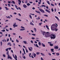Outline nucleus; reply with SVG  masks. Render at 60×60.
<instances>
[{
    "instance_id": "nucleus-35",
    "label": "nucleus",
    "mask_w": 60,
    "mask_h": 60,
    "mask_svg": "<svg viewBox=\"0 0 60 60\" xmlns=\"http://www.w3.org/2000/svg\"><path fill=\"white\" fill-rule=\"evenodd\" d=\"M51 6H54V5L52 4V3H51Z\"/></svg>"
},
{
    "instance_id": "nucleus-18",
    "label": "nucleus",
    "mask_w": 60,
    "mask_h": 60,
    "mask_svg": "<svg viewBox=\"0 0 60 60\" xmlns=\"http://www.w3.org/2000/svg\"><path fill=\"white\" fill-rule=\"evenodd\" d=\"M49 45L50 46H53V44L51 43Z\"/></svg>"
},
{
    "instance_id": "nucleus-63",
    "label": "nucleus",
    "mask_w": 60,
    "mask_h": 60,
    "mask_svg": "<svg viewBox=\"0 0 60 60\" xmlns=\"http://www.w3.org/2000/svg\"><path fill=\"white\" fill-rule=\"evenodd\" d=\"M19 16H21V15H20V14L19 13Z\"/></svg>"
},
{
    "instance_id": "nucleus-31",
    "label": "nucleus",
    "mask_w": 60,
    "mask_h": 60,
    "mask_svg": "<svg viewBox=\"0 0 60 60\" xmlns=\"http://www.w3.org/2000/svg\"><path fill=\"white\" fill-rule=\"evenodd\" d=\"M1 31H2V32H4L5 31V30L4 29L3 30H2Z\"/></svg>"
},
{
    "instance_id": "nucleus-34",
    "label": "nucleus",
    "mask_w": 60,
    "mask_h": 60,
    "mask_svg": "<svg viewBox=\"0 0 60 60\" xmlns=\"http://www.w3.org/2000/svg\"><path fill=\"white\" fill-rule=\"evenodd\" d=\"M15 55V57H14V58H17V56H16V55Z\"/></svg>"
},
{
    "instance_id": "nucleus-30",
    "label": "nucleus",
    "mask_w": 60,
    "mask_h": 60,
    "mask_svg": "<svg viewBox=\"0 0 60 60\" xmlns=\"http://www.w3.org/2000/svg\"><path fill=\"white\" fill-rule=\"evenodd\" d=\"M34 30L35 32H36V28H34Z\"/></svg>"
},
{
    "instance_id": "nucleus-20",
    "label": "nucleus",
    "mask_w": 60,
    "mask_h": 60,
    "mask_svg": "<svg viewBox=\"0 0 60 60\" xmlns=\"http://www.w3.org/2000/svg\"><path fill=\"white\" fill-rule=\"evenodd\" d=\"M41 54L43 56H45V54L43 53H41Z\"/></svg>"
},
{
    "instance_id": "nucleus-52",
    "label": "nucleus",
    "mask_w": 60,
    "mask_h": 60,
    "mask_svg": "<svg viewBox=\"0 0 60 60\" xmlns=\"http://www.w3.org/2000/svg\"><path fill=\"white\" fill-rule=\"evenodd\" d=\"M56 8H55L54 9V11L55 12H56Z\"/></svg>"
},
{
    "instance_id": "nucleus-43",
    "label": "nucleus",
    "mask_w": 60,
    "mask_h": 60,
    "mask_svg": "<svg viewBox=\"0 0 60 60\" xmlns=\"http://www.w3.org/2000/svg\"><path fill=\"white\" fill-rule=\"evenodd\" d=\"M6 17H7V18H8V19H11V18L9 16H8V17H7V16Z\"/></svg>"
},
{
    "instance_id": "nucleus-51",
    "label": "nucleus",
    "mask_w": 60,
    "mask_h": 60,
    "mask_svg": "<svg viewBox=\"0 0 60 60\" xmlns=\"http://www.w3.org/2000/svg\"><path fill=\"white\" fill-rule=\"evenodd\" d=\"M32 35L33 36H35V35H36L35 34H32Z\"/></svg>"
},
{
    "instance_id": "nucleus-8",
    "label": "nucleus",
    "mask_w": 60,
    "mask_h": 60,
    "mask_svg": "<svg viewBox=\"0 0 60 60\" xmlns=\"http://www.w3.org/2000/svg\"><path fill=\"white\" fill-rule=\"evenodd\" d=\"M29 51H33V48L32 47H30L29 49Z\"/></svg>"
},
{
    "instance_id": "nucleus-13",
    "label": "nucleus",
    "mask_w": 60,
    "mask_h": 60,
    "mask_svg": "<svg viewBox=\"0 0 60 60\" xmlns=\"http://www.w3.org/2000/svg\"><path fill=\"white\" fill-rule=\"evenodd\" d=\"M57 46V45L56 46L54 47V48L55 49H58V47Z\"/></svg>"
},
{
    "instance_id": "nucleus-53",
    "label": "nucleus",
    "mask_w": 60,
    "mask_h": 60,
    "mask_svg": "<svg viewBox=\"0 0 60 60\" xmlns=\"http://www.w3.org/2000/svg\"><path fill=\"white\" fill-rule=\"evenodd\" d=\"M0 44H1V45H0L1 46H2V42L1 41L0 42Z\"/></svg>"
},
{
    "instance_id": "nucleus-5",
    "label": "nucleus",
    "mask_w": 60,
    "mask_h": 60,
    "mask_svg": "<svg viewBox=\"0 0 60 60\" xmlns=\"http://www.w3.org/2000/svg\"><path fill=\"white\" fill-rule=\"evenodd\" d=\"M39 10L41 12H42V13H45V11H44L43 10L41 9H40Z\"/></svg>"
},
{
    "instance_id": "nucleus-36",
    "label": "nucleus",
    "mask_w": 60,
    "mask_h": 60,
    "mask_svg": "<svg viewBox=\"0 0 60 60\" xmlns=\"http://www.w3.org/2000/svg\"><path fill=\"white\" fill-rule=\"evenodd\" d=\"M29 17L31 19H32V16H31V15H29Z\"/></svg>"
},
{
    "instance_id": "nucleus-24",
    "label": "nucleus",
    "mask_w": 60,
    "mask_h": 60,
    "mask_svg": "<svg viewBox=\"0 0 60 60\" xmlns=\"http://www.w3.org/2000/svg\"><path fill=\"white\" fill-rule=\"evenodd\" d=\"M47 3L49 4V5H50V3H49V1H47Z\"/></svg>"
},
{
    "instance_id": "nucleus-64",
    "label": "nucleus",
    "mask_w": 60,
    "mask_h": 60,
    "mask_svg": "<svg viewBox=\"0 0 60 60\" xmlns=\"http://www.w3.org/2000/svg\"><path fill=\"white\" fill-rule=\"evenodd\" d=\"M41 60H43V58L42 57H41Z\"/></svg>"
},
{
    "instance_id": "nucleus-21",
    "label": "nucleus",
    "mask_w": 60,
    "mask_h": 60,
    "mask_svg": "<svg viewBox=\"0 0 60 60\" xmlns=\"http://www.w3.org/2000/svg\"><path fill=\"white\" fill-rule=\"evenodd\" d=\"M23 42H24V43L25 44H26V41H23Z\"/></svg>"
},
{
    "instance_id": "nucleus-25",
    "label": "nucleus",
    "mask_w": 60,
    "mask_h": 60,
    "mask_svg": "<svg viewBox=\"0 0 60 60\" xmlns=\"http://www.w3.org/2000/svg\"><path fill=\"white\" fill-rule=\"evenodd\" d=\"M41 7H46V6H45V5H41Z\"/></svg>"
},
{
    "instance_id": "nucleus-47",
    "label": "nucleus",
    "mask_w": 60,
    "mask_h": 60,
    "mask_svg": "<svg viewBox=\"0 0 60 60\" xmlns=\"http://www.w3.org/2000/svg\"><path fill=\"white\" fill-rule=\"evenodd\" d=\"M51 11L52 12H53V11H54V10L53 8H52Z\"/></svg>"
},
{
    "instance_id": "nucleus-19",
    "label": "nucleus",
    "mask_w": 60,
    "mask_h": 60,
    "mask_svg": "<svg viewBox=\"0 0 60 60\" xmlns=\"http://www.w3.org/2000/svg\"><path fill=\"white\" fill-rule=\"evenodd\" d=\"M55 18L56 19L58 20H59V19H58V17L57 16H55Z\"/></svg>"
},
{
    "instance_id": "nucleus-58",
    "label": "nucleus",
    "mask_w": 60,
    "mask_h": 60,
    "mask_svg": "<svg viewBox=\"0 0 60 60\" xmlns=\"http://www.w3.org/2000/svg\"><path fill=\"white\" fill-rule=\"evenodd\" d=\"M3 56H4V57H6V56H5V54H4L3 55Z\"/></svg>"
},
{
    "instance_id": "nucleus-4",
    "label": "nucleus",
    "mask_w": 60,
    "mask_h": 60,
    "mask_svg": "<svg viewBox=\"0 0 60 60\" xmlns=\"http://www.w3.org/2000/svg\"><path fill=\"white\" fill-rule=\"evenodd\" d=\"M56 25L55 24H54L51 26V27H55L56 28V26H57V24L56 23Z\"/></svg>"
},
{
    "instance_id": "nucleus-56",
    "label": "nucleus",
    "mask_w": 60,
    "mask_h": 60,
    "mask_svg": "<svg viewBox=\"0 0 60 60\" xmlns=\"http://www.w3.org/2000/svg\"><path fill=\"white\" fill-rule=\"evenodd\" d=\"M21 28H23V29L25 28V27H24L22 26H21Z\"/></svg>"
},
{
    "instance_id": "nucleus-61",
    "label": "nucleus",
    "mask_w": 60,
    "mask_h": 60,
    "mask_svg": "<svg viewBox=\"0 0 60 60\" xmlns=\"http://www.w3.org/2000/svg\"><path fill=\"white\" fill-rule=\"evenodd\" d=\"M23 58L24 59H26V57H25V56H23Z\"/></svg>"
},
{
    "instance_id": "nucleus-62",
    "label": "nucleus",
    "mask_w": 60,
    "mask_h": 60,
    "mask_svg": "<svg viewBox=\"0 0 60 60\" xmlns=\"http://www.w3.org/2000/svg\"><path fill=\"white\" fill-rule=\"evenodd\" d=\"M30 14V15H34V14Z\"/></svg>"
},
{
    "instance_id": "nucleus-17",
    "label": "nucleus",
    "mask_w": 60,
    "mask_h": 60,
    "mask_svg": "<svg viewBox=\"0 0 60 60\" xmlns=\"http://www.w3.org/2000/svg\"><path fill=\"white\" fill-rule=\"evenodd\" d=\"M35 11L36 12H37V13H40V11H37L36 10Z\"/></svg>"
},
{
    "instance_id": "nucleus-15",
    "label": "nucleus",
    "mask_w": 60,
    "mask_h": 60,
    "mask_svg": "<svg viewBox=\"0 0 60 60\" xmlns=\"http://www.w3.org/2000/svg\"><path fill=\"white\" fill-rule=\"evenodd\" d=\"M34 46H36V47H37V48H39V46H38V45H37V44H36V45L35 44H34Z\"/></svg>"
},
{
    "instance_id": "nucleus-37",
    "label": "nucleus",
    "mask_w": 60,
    "mask_h": 60,
    "mask_svg": "<svg viewBox=\"0 0 60 60\" xmlns=\"http://www.w3.org/2000/svg\"><path fill=\"white\" fill-rule=\"evenodd\" d=\"M8 3H9V4H11V3L12 4V2H11V1H8Z\"/></svg>"
},
{
    "instance_id": "nucleus-57",
    "label": "nucleus",
    "mask_w": 60,
    "mask_h": 60,
    "mask_svg": "<svg viewBox=\"0 0 60 60\" xmlns=\"http://www.w3.org/2000/svg\"><path fill=\"white\" fill-rule=\"evenodd\" d=\"M32 9L33 10H35V8L34 7H33L32 8Z\"/></svg>"
},
{
    "instance_id": "nucleus-7",
    "label": "nucleus",
    "mask_w": 60,
    "mask_h": 60,
    "mask_svg": "<svg viewBox=\"0 0 60 60\" xmlns=\"http://www.w3.org/2000/svg\"><path fill=\"white\" fill-rule=\"evenodd\" d=\"M12 59V58L8 54V59Z\"/></svg>"
},
{
    "instance_id": "nucleus-3",
    "label": "nucleus",
    "mask_w": 60,
    "mask_h": 60,
    "mask_svg": "<svg viewBox=\"0 0 60 60\" xmlns=\"http://www.w3.org/2000/svg\"><path fill=\"white\" fill-rule=\"evenodd\" d=\"M49 34V32H46V33L45 34V37H49V36H50V35H47Z\"/></svg>"
},
{
    "instance_id": "nucleus-48",
    "label": "nucleus",
    "mask_w": 60,
    "mask_h": 60,
    "mask_svg": "<svg viewBox=\"0 0 60 60\" xmlns=\"http://www.w3.org/2000/svg\"><path fill=\"white\" fill-rule=\"evenodd\" d=\"M26 53H27V52H28V50H27V49H26Z\"/></svg>"
},
{
    "instance_id": "nucleus-33",
    "label": "nucleus",
    "mask_w": 60,
    "mask_h": 60,
    "mask_svg": "<svg viewBox=\"0 0 60 60\" xmlns=\"http://www.w3.org/2000/svg\"><path fill=\"white\" fill-rule=\"evenodd\" d=\"M33 53L34 54V57H35L36 56V54L34 53Z\"/></svg>"
},
{
    "instance_id": "nucleus-29",
    "label": "nucleus",
    "mask_w": 60,
    "mask_h": 60,
    "mask_svg": "<svg viewBox=\"0 0 60 60\" xmlns=\"http://www.w3.org/2000/svg\"><path fill=\"white\" fill-rule=\"evenodd\" d=\"M27 6H29V5H31V4L29 3H28L27 4Z\"/></svg>"
},
{
    "instance_id": "nucleus-27",
    "label": "nucleus",
    "mask_w": 60,
    "mask_h": 60,
    "mask_svg": "<svg viewBox=\"0 0 60 60\" xmlns=\"http://www.w3.org/2000/svg\"><path fill=\"white\" fill-rule=\"evenodd\" d=\"M56 55L57 56H59V53H56Z\"/></svg>"
},
{
    "instance_id": "nucleus-32",
    "label": "nucleus",
    "mask_w": 60,
    "mask_h": 60,
    "mask_svg": "<svg viewBox=\"0 0 60 60\" xmlns=\"http://www.w3.org/2000/svg\"><path fill=\"white\" fill-rule=\"evenodd\" d=\"M16 20H19V21H21V20L19 19L18 18H16Z\"/></svg>"
},
{
    "instance_id": "nucleus-9",
    "label": "nucleus",
    "mask_w": 60,
    "mask_h": 60,
    "mask_svg": "<svg viewBox=\"0 0 60 60\" xmlns=\"http://www.w3.org/2000/svg\"><path fill=\"white\" fill-rule=\"evenodd\" d=\"M41 45L43 47H45V45L43 43H41Z\"/></svg>"
},
{
    "instance_id": "nucleus-23",
    "label": "nucleus",
    "mask_w": 60,
    "mask_h": 60,
    "mask_svg": "<svg viewBox=\"0 0 60 60\" xmlns=\"http://www.w3.org/2000/svg\"><path fill=\"white\" fill-rule=\"evenodd\" d=\"M25 29H21L20 30V31H24V30H25Z\"/></svg>"
},
{
    "instance_id": "nucleus-60",
    "label": "nucleus",
    "mask_w": 60,
    "mask_h": 60,
    "mask_svg": "<svg viewBox=\"0 0 60 60\" xmlns=\"http://www.w3.org/2000/svg\"><path fill=\"white\" fill-rule=\"evenodd\" d=\"M48 54L49 56H51V54L50 53H48Z\"/></svg>"
},
{
    "instance_id": "nucleus-14",
    "label": "nucleus",
    "mask_w": 60,
    "mask_h": 60,
    "mask_svg": "<svg viewBox=\"0 0 60 60\" xmlns=\"http://www.w3.org/2000/svg\"><path fill=\"white\" fill-rule=\"evenodd\" d=\"M54 49H51V50L52 52H54Z\"/></svg>"
},
{
    "instance_id": "nucleus-22",
    "label": "nucleus",
    "mask_w": 60,
    "mask_h": 60,
    "mask_svg": "<svg viewBox=\"0 0 60 60\" xmlns=\"http://www.w3.org/2000/svg\"><path fill=\"white\" fill-rule=\"evenodd\" d=\"M2 41L3 42L5 41V42H6V41L5 40V39H4L2 40Z\"/></svg>"
},
{
    "instance_id": "nucleus-59",
    "label": "nucleus",
    "mask_w": 60,
    "mask_h": 60,
    "mask_svg": "<svg viewBox=\"0 0 60 60\" xmlns=\"http://www.w3.org/2000/svg\"><path fill=\"white\" fill-rule=\"evenodd\" d=\"M9 41V39L8 38L7 39V41Z\"/></svg>"
},
{
    "instance_id": "nucleus-10",
    "label": "nucleus",
    "mask_w": 60,
    "mask_h": 60,
    "mask_svg": "<svg viewBox=\"0 0 60 60\" xmlns=\"http://www.w3.org/2000/svg\"><path fill=\"white\" fill-rule=\"evenodd\" d=\"M23 6L24 8H26V7H27V6L25 4L23 5Z\"/></svg>"
},
{
    "instance_id": "nucleus-6",
    "label": "nucleus",
    "mask_w": 60,
    "mask_h": 60,
    "mask_svg": "<svg viewBox=\"0 0 60 60\" xmlns=\"http://www.w3.org/2000/svg\"><path fill=\"white\" fill-rule=\"evenodd\" d=\"M14 25H13V26L14 27H17L18 26L17 25H16V23L15 22V23L14 24Z\"/></svg>"
},
{
    "instance_id": "nucleus-28",
    "label": "nucleus",
    "mask_w": 60,
    "mask_h": 60,
    "mask_svg": "<svg viewBox=\"0 0 60 60\" xmlns=\"http://www.w3.org/2000/svg\"><path fill=\"white\" fill-rule=\"evenodd\" d=\"M38 45H39V46H41V42H38Z\"/></svg>"
},
{
    "instance_id": "nucleus-16",
    "label": "nucleus",
    "mask_w": 60,
    "mask_h": 60,
    "mask_svg": "<svg viewBox=\"0 0 60 60\" xmlns=\"http://www.w3.org/2000/svg\"><path fill=\"white\" fill-rule=\"evenodd\" d=\"M4 8L6 9V10H9V8H8L7 7H5Z\"/></svg>"
},
{
    "instance_id": "nucleus-2",
    "label": "nucleus",
    "mask_w": 60,
    "mask_h": 60,
    "mask_svg": "<svg viewBox=\"0 0 60 60\" xmlns=\"http://www.w3.org/2000/svg\"><path fill=\"white\" fill-rule=\"evenodd\" d=\"M51 35H50V36H51V39H54L56 38V35L55 34H51Z\"/></svg>"
},
{
    "instance_id": "nucleus-40",
    "label": "nucleus",
    "mask_w": 60,
    "mask_h": 60,
    "mask_svg": "<svg viewBox=\"0 0 60 60\" xmlns=\"http://www.w3.org/2000/svg\"><path fill=\"white\" fill-rule=\"evenodd\" d=\"M9 54V51H8L7 52H6V54L7 55H8Z\"/></svg>"
},
{
    "instance_id": "nucleus-26",
    "label": "nucleus",
    "mask_w": 60,
    "mask_h": 60,
    "mask_svg": "<svg viewBox=\"0 0 60 60\" xmlns=\"http://www.w3.org/2000/svg\"><path fill=\"white\" fill-rule=\"evenodd\" d=\"M36 54L37 55H39V54H40V53L39 52H37L36 53Z\"/></svg>"
},
{
    "instance_id": "nucleus-39",
    "label": "nucleus",
    "mask_w": 60,
    "mask_h": 60,
    "mask_svg": "<svg viewBox=\"0 0 60 60\" xmlns=\"http://www.w3.org/2000/svg\"><path fill=\"white\" fill-rule=\"evenodd\" d=\"M11 44V43L10 42L8 43L7 44V45H9V44Z\"/></svg>"
},
{
    "instance_id": "nucleus-46",
    "label": "nucleus",
    "mask_w": 60,
    "mask_h": 60,
    "mask_svg": "<svg viewBox=\"0 0 60 60\" xmlns=\"http://www.w3.org/2000/svg\"><path fill=\"white\" fill-rule=\"evenodd\" d=\"M19 2L20 3H21V1L20 0H18Z\"/></svg>"
},
{
    "instance_id": "nucleus-11",
    "label": "nucleus",
    "mask_w": 60,
    "mask_h": 60,
    "mask_svg": "<svg viewBox=\"0 0 60 60\" xmlns=\"http://www.w3.org/2000/svg\"><path fill=\"white\" fill-rule=\"evenodd\" d=\"M30 24L31 25H32V26H34V24L33 23H32V22H30Z\"/></svg>"
},
{
    "instance_id": "nucleus-55",
    "label": "nucleus",
    "mask_w": 60,
    "mask_h": 60,
    "mask_svg": "<svg viewBox=\"0 0 60 60\" xmlns=\"http://www.w3.org/2000/svg\"><path fill=\"white\" fill-rule=\"evenodd\" d=\"M25 3H26V4H27V1L26 0V1H25Z\"/></svg>"
},
{
    "instance_id": "nucleus-50",
    "label": "nucleus",
    "mask_w": 60,
    "mask_h": 60,
    "mask_svg": "<svg viewBox=\"0 0 60 60\" xmlns=\"http://www.w3.org/2000/svg\"><path fill=\"white\" fill-rule=\"evenodd\" d=\"M15 7L16 8H17V7H17V6L16 5H15Z\"/></svg>"
},
{
    "instance_id": "nucleus-1",
    "label": "nucleus",
    "mask_w": 60,
    "mask_h": 60,
    "mask_svg": "<svg viewBox=\"0 0 60 60\" xmlns=\"http://www.w3.org/2000/svg\"><path fill=\"white\" fill-rule=\"evenodd\" d=\"M56 28L55 27H51V28L52 31H57L58 30V29H56Z\"/></svg>"
},
{
    "instance_id": "nucleus-41",
    "label": "nucleus",
    "mask_w": 60,
    "mask_h": 60,
    "mask_svg": "<svg viewBox=\"0 0 60 60\" xmlns=\"http://www.w3.org/2000/svg\"><path fill=\"white\" fill-rule=\"evenodd\" d=\"M42 24V23L41 22V23H39V25H40V26H41V24Z\"/></svg>"
},
{
    "instance_id": "nucleus-49",
    "label": "nucleus",
    "mask_w": 60,
    "mask_h": 60,
    "mask_svg": "<svg viewBox=\"0 0 60 60\" xmlns=\"http://www.w3.org/2000/svg\"><path fill=\"white\" fill-rule=\"evenodd\" d=\"M30 42L32 43H33V41L32 40L30 41Z\"/></svg>"
},
{
    "instance_id": "nucleus-12",
    "label": "nucleus",
    "mask_w": 60,
    "mask_h": 60,
    "mask_svg": "<svg viewBox=\"0 0 60 60\" xmlns=\"http://www.w3.org/2000/svg\"><path fill=\"white\" fill-rule=\"evenodd\" d=\"M45 11H47V12H49V13H50V11H49V10H47V9H45Z\"/></svg>"
},
{
    "instance_id": "nucleus-44",
    "label": "nucleus",
    "mask_w": 60,
    "mask_h": 60,
    "mask_svg": "<svg viewBox=\"0 0 60 60\" xmlns=\"http://www.w3.org/2000/svg\"><path fill=\"white\" fill-rule=\"evenodd\" d=\"M8 49L9 50H10L11 49V48H8Z\"/></svg>"
},
{
    "instance_id": "nucleus-38",
    "label": "nucleus",
    "mask_w": 60,
    "mask_h": 60,
    "mask_svg": "<svg viewBox=\"0 0 60 60\" xmlns=\"http://www.w3.org/2000/svg\"><path fill=\"white\" fill-rule=\"evenodd\" d=\"M44 15L45 16V17H48V16L46 15Z\"/></svg>"
},
{
    "instance_id": "nucleus-54",
    "label": "nucleus",
    "mask_w": 60,
    "mask_h": 60,
    "mask_svg": "<svg viewBox=\"0 0 60 60\" xmlns=\"http://www.w3.org/2000/svg\"><path fill=\"white\" fill-rule=\"evenodd\" d=\"M16 41L17 42H19V41H18V40H17V39H16Z\"/></svg>"
},
{
    "instance_id": "nucleus-45",
    "label": "nucleus",
    "mask_w": 60,
    "mask_h": 60,
    "mask_svg": "<svg viewBox=\"0 0 60 60\" xmlns=\"http://www.w3.org/2000/svg\"><path fill=\"white\" fill-rule=\"evenodd\" d=\"M12 2L13 3V4H15V2L14 1H12Z\"/></svg>"
},
{
    "instance_id": "nucleus-42",
    "label": "nucleus",
    "mask_w": 60,
    "mask_h": 60,
    "mask_svg": "<svg viewBox=\"0 0 60 60\" xmlns=\"http://www.w3.org/2000/svg\"><path fill=\"white\" fill-rule=\"evenodd\" d=\"M6 51H8V48L7 49H6Z\"/></svg>"
}]
</instances>
